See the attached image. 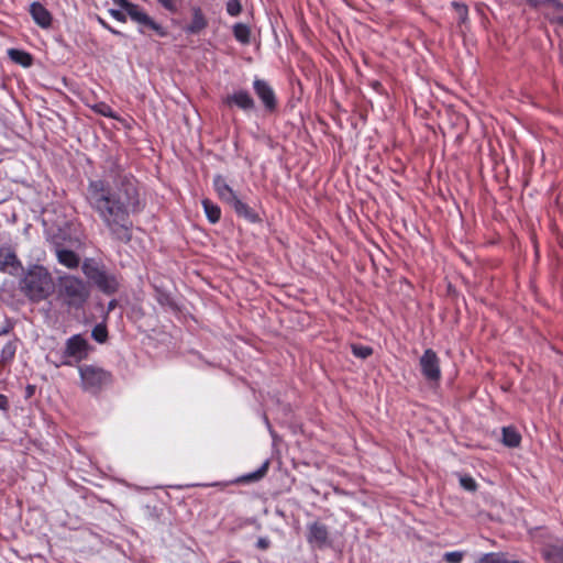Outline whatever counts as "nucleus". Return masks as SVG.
<instances>
[{
	"instance_id": "7",
	"label": "nucleus",
	"mask_w": 563,
	"mask_h": 563,
	"mask_svg": "<svg viewBox=\"0 0 563 563\" xmlns=\"http://www.w3.org/2000/svg\"><path fill=\"white\" fill-rule=\"evenodd\" d=\"M223 103L229 108L236 107L244 113H250L256 109L255 100L245 89L233 90L223 98Z\"/></svg>"
},
{
	"instance_id": "4",
	"label": "nucleus",
	"mask_w": 563,
	"mask_h": 563,
	"mask_svg": "<svg viewBox=\"0 0 563 563\" xmlns=\"http://www.w3.org/2000/svg\"><path fill=\"white\" fill-rule=\"evenodd\" d=\"M82 272L100 291L107 295H112L118 290L119 282L115 275L108 272L98 263L93 261H85Z\"/></svg>"
},
{
	"instance_id": "10",
	"label": "nucleus",
	"mask_w": 563,
	"mask_h": 563,
	"mask_svg": "<svg viewBox=\"0 0 563 563\" xmlns=\"http://www.w3.org/2000/svg\"><path fill=\"white\" fill-rule=\"evenodd\" d=\"M307 541L314 548H325L329 544V530L327 526L319 521L309 523Z\"/></svg>"
},
{
	"instance_id": "34",
	"label": "nucleus",
	"mask_w": 563,
	"mask_h": 563,
	"mask_svg": "<svg viewBox=\"0 0 563 563\" xmlns=\"http://www.w3.org/2000/svg\"><path fill=\"white\" fill-rule=\"evenodd\" d=\"M271 545V540L267 538V537H261L258 538L257 542H256V547L260 549V550H267Z\"/></svg>"
},
{
	"instance_id": "27",
	"label": "nucleus",
	"mask_w": 563,
	"mask_h": 563,
	"mask_svg": "<svg viewBox=\"0 0 563 563\" xmlns=\"http://www.w3.org/2000/svg\"><path fill=\"white\" fill-rule=\"evenodd\" d=\"M16 257L11 252H0V269L5 271L7 268L15 264Z\"/></svg>"
},
{
	"instance_id": "32",
	"label": "nucleus",
	"mask_w": 563,
	"mask_h": 563,
	"mask_svg": "<svg viewBox=\"0 0 563 563\" xmlns=\"http://www.w3.org/2000/svg\"><path fill=\"white\" fill-rule=\"evenodd\" d=\"M167 11L176 13L181 0H157Z\"/></svg>"
},
{
	"instance_id": "31",
	"label": "nucleus",
	"mask_w": 563,
	"mask_h": 563,
	"mask_svg": "<svg viewBox=\"0 0 563 563\" xmlns=\"http://www.w3.org/2000/svg\"><path fill=\"white\" fill-rule=\"evenodd\" d=\"M464 558V553L461 551L446 552L443 555V560L446 563H461Z\"/></svg>"
},
{
	"instance_id": "26",
	"label": "nucleus",
	"mask_w": 563,
	"mask_h": 563,
	"mask_svg": "<svg viewBox=\"0 0 563 563\" xmlns=\"http://www.w3.org/2000/svg\"><path fill=\"white\" fill-rule=\"evenodd\" d=\"M91 336L98 342V343H104L108 339V331L104 324L99 323L97 324L92 331Z\"/></svg>"
},
{
	"instance_id": "41",
	"label": "nucleus",
	"mask_w": 563,
	"mask_h": 563,
	"mask_svg": "<svg viewBox=\"0 0 563 563\" xmlns=\"http://www.w3.org/2000/svg\"><path fill=\"white\" fill-rule=\"evenodd\" d=\"M555 10L558 11H563V3L560 2V1H556L554 2V4L552 5Z\"/></svg>"
},
{
	"instance_id": "45",
	"label": "nucleus",
	"mask_w": 563,
	"mask_h": 563,
	"mask_svg": "<svg viewBox=\"0 0 563 563\" xmlns=\"http://www.w3.org/2000/svg\"><path fill=\"white\" fill-rule=\"evenodd\" d=\"M109 30H110L112 33H114V34H118V33H119V32H117L115 30H112V29H110V27H109Z\"/></svg>"
},
{
	"instance_id": "47",
	"label": "nucleus",
	"mask_w": 563,
	"mask_h": 563,
	"mask_svg": "<svg viewBox=\"0 0 563 563\" xmlns=\"http://www.w3.org/2000/svg\"><path fill=\"white\" fill-rule=\"evenodd\" d=\"M509 563H520L519 561H509Z\"/></svg>"
},
{
	"instance_id": "16",
	"label": "nucleus",
	"mask_w": 563,
	"mask_h": 563,
	"mask_svg": "<svg viewBox=\"0 0 563 563\" xmlns=\"http://www.w3.org/2000/svg\"><path fill=\"white\" fill-rule=\"evenodd\" d=\"M543 559L548 563H563V544L549 543L541 551Z\"/></svg>"
},
{
	"instance_id": "1",
	"label": "nucleus",
	"mask_w": 563,
	"mask_h": 563,
	"mask_svg": "<svg viewBox=\"0 0 563 563\" xmlns=\"http://www.w3.org/2000/svg\"><path fill=\"white\" fill-rule=\"evenodd\" d=\"M86 201L98 214L110 238L124 244L132 239V217L140 214L146 206L137 180L113 158L106 162L103 179L89 181Z\"/></svg>"
},
{
	"instance_id": "28",
	"label": "nucleus",
	"mask_w": 563,
	"mask_h": 563,
	"mask_svg": "<svg viewBox=\"0 0 563 563\" xmlns=\"http://www.w3.org/2000/svg\"><path fill=\"white\" fill-rule=\"evenodd\" d=\"M242 11V5L240 0H228L227 2V12L231 16H238Z\"/></svg>"
},
{
	"instance_id": "21",
	"label": "nucleus",
	"mask_w": 563,
	"mask_h": 563,
	"mask_svg": "<svg viewBox=\"0 0 563 563\" xmlns=\"http://www.w3.org/2000/svg\"><path fill=\"white\" fill-rule=\"evenodd\" d=\"M233 35L242 44H249L250 43V36H251V30L250 27L244 23H236L233 26Z\"/></svg>"
},
{
	"instance_id": "2",
	"label": "nucleus",
	"mask_w": 563,
	"mask_h": 563,
	"mask_svg": "<svg viewBox=\"0 0 563 563\" xmlns=\"http://www.w3.org/2000/svg\"><path fill=\"white\" fill-rule=\"evenodd\" d=\"M20 290L32 302L47 299L55 289L51 273L41 265L30 267L19 283Z\"/></svg>"
},
{
	"instance_id": "17",
	"label": "nucleus",
	"mask_w": 563,
	"mask_h": 563,
	"mask_svg": "<svg viewBox=\"0 0 563 563\" xmlns=\"http://www.w3.org/2000/svg\"><path fill=\"white\" fill-rule=\"evenodd\" d=\"M56 256L58 262L68 268H76L79 265V257L74 251L57 249Z\"/></svg>"
},
{
	"instance_id": "36",
	"label": "nucleus",
	"mask_w": 563,
	"mask_h": 563,
	"mask_svg": "<svg viewBox=\"0 0 563 563\" xmlns=\"http://www.w3.org/2000/svg\"><path fill=\"white\" fill-rule=\"evenodd\" d=\"M12 328L11 322L9 320H4L3 324L0 327V336L8 334Z\"/></svg>"
},
{
	"instance_id": "33",
	"label": "nucleus",
	"mask_w": 563,
	"mask_h": 563,
	"mask_svg": "<svg viewBox=\"0 0 563 563\" xmlns=\"http://www.w3.org/2000/svg\"><path fill=\"white\" fill-rule=\"evenodd\" d=\"M110 15L119 22H125L126 15L121 10L110 9Z\"/></svg>"
},
{
	"instance_id": "20",
	"label": "nucleus",
	"mask_w": 563,
	"mask_h": 563,
	"mask_svg": "<svg viewBox=\"0 0 563 563\" xmlns=\"http://www.w3.org/2000/svg\"><path fill=\"white\" fill-rule=\"evenodd\" d=\"M202 207L208 220L211 223H217L221 218V209L218 205L213 203L209 199L202 200Z\"/></svg>"
},
{
	"instance_id": "3",
	"label": "nucleus",
	"mask_w": 563,
	"mask_h": 563,
	"mask_svg": "<svg viewBox=\"0 0 563 563\" xmlns=\"http://www.w3.org/2000/svg\"><path fill=\"white\" fill-rule=\"evenodd\" d=\"M87 284L80 278L65 276L59 278L58 297L68 307L79 309L89 298Z\"/></svg>"
},
{
	"instance_id": "15",
	"label": "nucleus",
	"mask_w": 563,
	"mask_h": 563,
	"mask_svg": "<svg viewBox=\"0 0 563 563\" xmlns=\"http://www.w3.org/2000/svg\"><path fill=\"white\" fill-rule=\"evenodd\" d=\"M191 13V22L185 27V32L188 34H198L207 27L208 21L199 7H194Z\"/></svg>"
},
{
	"instance_id": "42",
	"label": "nucleus",
	"mask_w": 563,
	"mask_h": 563,
	"mask_svg": "<svg viewBox=\"0 0 563 563\" xmlns=\"http://www.w3.org/2000/svg\"><path fill=\"white\" fill-rule=\"evenodd\" d=\"M553 22L563 25V15H558L553 18Z\"/></svg>"
},
{
	"instance_id": "46",
	"label": "nucleus",
	"mask_w": 563,
	"mask_h": 563,
	"mask_svg": "<svg viewBox=\"0 0 563 563\" xmlns=\"http://www.w3.org/2000/svg\"><path fill=\"white\" fill-rule=\"evenodd\" d=\"M27 389H29V394H32L33 388H32V387H29Z\"/></svg>"
},
{
	"instance_id": "37",
	"label": "nucleus",
	"mask_w": 563,
	"mask_h": 563,
	"mask_svg": "<svg viewBox=\"0 0 563 563\" xmlns=\"http://www.w3.org/2000/svg\"><path fill=\"white\" fill-rule=\"evenodd\" d=\"M112 2L124 11H126L128 8H131L132 4V2H130L129 0H112Z\"/></svg>"
},
{
	"instance_id": "23",
	"label": "nucleus",
	"mask_w": 563,
	"mask_h": 563,
	"mask_svg": "<svg viewBox=\"0 0 563 563\" xmlns=\"http://www.w3.org/2000/svg\"><path fill=\"white\" fill-rule=\"evenodd\" d=\"M452 8L456 11L459 16V26L462 27L468 22V8L466 4L457 1L452 2Z\"/></svg>"
},
{
	"instance_id": "6",
	"label": "nucleus",
	"mask_w": 563,
	"mask_h": 563,
	"mask_svg": "<svg viewBox=\"0 0 563 563\" xmlns=\"http://www.w3.org/2000/svg\"><path fill=\"white\" fill-rule=\"evenodd\" d=\"M81 386L91 394L98 393L102 387L111 383V374L95 365L79 366Z\"/></svg>"
},
{
	"instance_id": "43",
	"label": "nucleus",
	"mask_w": 563,
	"mask_h": 563,
	"mask_svg": "<svg viewBox=\"0 0 563 563\" xmlns=\"http://www.w3.org/2000/svg\"><path fill=\"white\" fill-rule=\"evenodd\" d=\"M117 307V300H111L109 303H108V311H111L113 310L114 308Z\"/></svg>"
},
{
	"instance_id": "18",
	"label": "nucleus",
	"mask_w": 563,
	"mask_h": 563,
	"mask_svg": "<svg viewBox=\"0 0 563 563\" xmlns=\"http://www.w3.org/2000/svg\"><path fill=\"white\" fill-rule=\"evenodd\" d=\"M8 56L12 62L23 67H30L33 64L32 55L22 49L10 48L8 51Z\"/></svg>"
},
{
	"instance_id": "11",
	"label": "nucleus",
	"mask_w": 563,
	"mask_h": 563,
	"mask_svg": "<svg viewBox=\"0 0 563 563\" xmlns=\"http://www.w3.org/2000/svg\"><path fill=\"white\" fill-rule=\"evenodd\" d=\"M129 16L142 24V25H145L150 29H152L153 31H155L158 35L161 36H164L166 34L164 27L162 25H159L158 23H156L150 15H147L145 12H143L137 4L135 3H132L131 4V8H128V10L125 11Z\"/></svg>"
},
{
	"instance_id": "30",
	"label": "nucleus",
	"mask_w": 563,
	"mask_h": 563,
	"mask_svg": "<svg viewBox=\"0 0 563 563\" xmlns=\"http://www.w3.org/2000/svg\"><path fill=\"white\" fill-rule=\"evenodd\" d=\"M479 563H509L501 555L496 553H488L479 559Z\"/></svg>"
},
{
	"instance_id": "8",
	"label": "nucleus",
	"mask_w": 563,
	"mask_h": 563,
	"mask_svg": "<svg viewBox=\"0 0 563 563\" xmlns=\"http://www.w3.org/2000/svg\"><path fill=\"white\" fill-rule=\"evenodd\" d=\"M253 89L267 112H274L277 109L278 102L275 91L266 80L255 78Z\"/></svg>"
},
{
	"instance_id": "25",
	"label": "nucleus",
	"mask_w": 563,
	"mask_h": 563,
	"mask_svg": "<svg viewBox=\"0 0 563 563\" xmlns=\"http://www.w3.org/2000/svg\"><path fill=\"white\" fill-rule=\"evenodd\" d=\"M352 353L354 356L365 360L372 355L373 349L367 345L352 344Z\"/></svg>"
},
{
	"instance_id": "12",
	"label": "nucleus",
	"mask_w": 563,
	"mask_h": 563,
	"mask_svg": "<svg viewBox=\"0 0 563 563\" xmlns=\"http://www.w3.org/2000/svg\"><path fill=\"white\" fill-rule=\"evenodd\" d=\"M33 21L42 29L52 26L53 16L51 12L40 2H33L29 10Z\"/></svg>"
},
{
	"instance_id": "44",
	"label": "nucleus",
	"mask_w": 563,
	"mask_h": 563,
	"mask_svg": "<svg viewBox=\"0 0 563 563\" xmlns=\"http://www.w3.org/2000/svg\"><path fill=\"white\" fill-rule=\"evenodd\" d=\"M541 2H542V5H544V4L553 5L555 0H541Z\"/></svg>"
},
{
	"instance_id": "5",
	"label": "nucleus",
	"mask_w": 563,
	"mask_h": 563,
	"mask_svg": "<svg viewBox=\"0 0 563 563\" xmlns=\"http://www.w3.org/2000/svg\"><path fill=\"white\" fill-rule=\"evenodd\" d=\"M89 343L80 334H75L66 340L65 347L59 355L55 366H73L82 360L87 358L89 354Z\"/></svg>"
},
{
	"instance_id": "35",
	"label": "nucleus",
	"mask_w": 563,
	"mask_h": 563,
	"mask_svg": "<svg viewBox=\"0 0 563 563\" xmlns=\"http://www.w3.org/2000/svg\"><path fill=\"white\" fill-rule=\"evenodd\" d=\"M97 111L104 117H112L111 109L104 103L98 104Z\"/></svg>"
},
{
	"instance_id": "22",
	"label": "nucleus",
	"mask_w": 563,
	"mask_h": 563,
	"mask_svg": "<svg viewBox=\"0 0 563 563\" xmlns=\"http://www.w3.org/2000/svg\"><path fill=\"white\" fill-rule=\"evenodd\" d=\"M16 347H18L16 340L9 341L1 350L0 363H2V364L10 363L14 358Z\"/></svg>"
},
{
	"instance_id": "13",
	"label": "nucleus",
	"mask_w": 563,
	"mask_h": 563,
	"mask_svg": "<svg viewBox=\"0 0 563 563\" xmlns=\"http://www.w3.org/2000/svg\"><path fill=\"white\" fill-rule=\"evenodd\" d=\"M229 206L234 210L236 216L244 218L246 221L251 223H256L260 221V217L255 210L242 201L239 197L231 201Z\"/></svg>"
},
{
	"instance_id": "40",
	"label": "nucleus",
	"mask_w": 563,
	"mask_h": 563,
	"mask_svg": "<svg viewBox=\"0 0 563 563\" xmlns=\"http://www.w3.org/2000/svg\"><path fill=\"white\" fill-rule=\"evenodd\" d=\"M527 2H528L531 7H533V8H538V7L542 5L541 0H527Z\"/></svg>"
},
{
	"instance_id": "19",
	"label": "nucleus",
	"mask_w": 563,
	"mask_h": 563,
	"mask_svg": "<svg viewBox=\"0 0 563 563\" xmlns=\"http://www.w3.org/2000/svg\"><path fill=\"white\" fill-rule=\"evenodd\" d=\"M521 435L512 427L503 428V443L509 448H516L520 444Z\"/></svg>"
},
{
	"instance_id": "39",
	"label": "nucleus",
	"mask_w": 563,
	"mask_h": 563,
	"mask_svg": "<svg viewBox=\"0 0 563 563\" xmlns=\"http://www.w3.org/2000/svg\"><path fill=\"white\" fill-rule=\"evenodd\" d=\"M158 301L161 303H169L170 302V298L168 295H165V294H162L159 297H158Z\"/></svg>"
},
{
	"instance_id": "14",
	"label": "nucleus",
	"mask_w": 563,
	"mask_h": 563,
	"mask_svg": "<svg viewBox=\"0 0 563 563\" xmlns=\"http://www.w3.org/2000/svg\"><path fill=\"white\" fill-rule=\"evenodd\" d=\"M213 186L219 198L228 205L238 197L236 192L228 185L224 177L221 175H217L213 178Z\"/></svg>"
},
{
	"instance_id": "24",
	"label": "nucleus",
	"mask_w": 563,
	"mask_h": 563,
	"mask_svg": "<svg viewBox=\"0 0 563 563\" xmlns=\"http://www.w3.org/2000/svg\"><path fill=\"white\" fill-rule=\"evenodd\" d=\"M268 466H269V461L266 460L257 471L243 476L242 481L243 482H256V481L263 478L268 471Z\"/></svg>"
},
{
	"instance_id": "29",
	"label": "nucleus",
	"mask_w": 563,
	"mask_h": 563,
	"mask_svg": "<svg viewBox=\"0 0 563 563\" xmlns=\"http://www.w3.org/2000/svg\"><path fill=\"white\" fill-rule=\"evenodd\" d=\"M460 485L468 492H475L477 489V484L475 479L471 476H461L460 477Z\"/></svg>"
},
{
	"instance_id": "38",
	"label": "nucleus",
	"mask_w": 563,
	"mask_h": 563,
	"mask_svg": "<svg viewBox=\"0 0 563 563\" xmlns=\"http://www.w3.org/2000/svg\"><path fill=\"white\" fill-rule=\"evenodd\" d=\"M9 401L4 395L0 394V409L5 410L8 408Z\"/></svg>"
},
{
	"instance_id": "9",
	"label": "nucleus",
	"mask_w": 563,
	"mask_h": 563,
	"mask_svg": "<svg viewBox=\"0 0 563 563\" xmlns=\"http://www.w3.org/2000/svg\"><path fill=\"white\" fill-rule=\"evenodd\" d=\"M420 367L428 380H438L441 376L439 358L431 349L426 350L420 357Z\"/></svg>"
}]
</instances>
